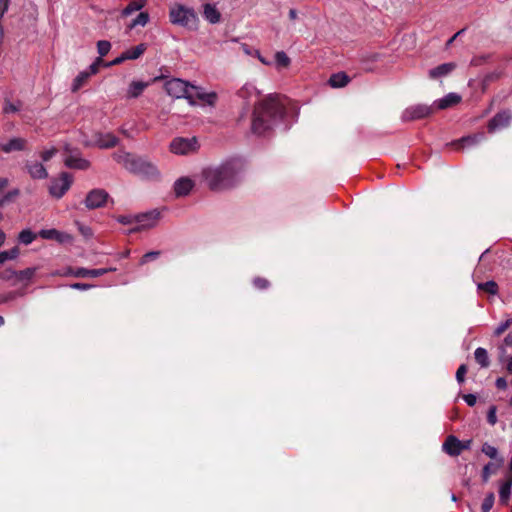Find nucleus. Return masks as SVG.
<instances>
[{
    "label": "nucleus",
    "instance_id": "f257e3e1",
    "mask_svg": "<svg viewBox=\"0 0 512 512\" xmlns=\"http://www.w3.org/2000/svg\"><path fill=\"white\" fill-rule=\"evenodd\" d=\"M238 96L246 105L256 103L251 130L254 134L264 135L282 122L286 113V99L269 95L259 101L260 91L252 83L244 84L238 91Z\"/></svg>",
    "mask_w": 512,
    "mask_h": 512
},
{
    "label": "nucleus",
    "instance_id": "f03ea898",
    "mask_svg": "<svg viewBox=\"0 0 512 512\" xmlns=\"http://www.w3.org/2000/svg\"><path fill=\"white\" fill-rule=\"evenodd\" d=\"M245 161L238 156H231L219 163L202 168L201 179L212 191H225L235 187L245 171Z\"/></svg>",
    "mask_w": 512,
    "mask_h": 512
},
{
    "label": "nucleus",
    "instance_id": "7ed1b4c3",
    "mask_svg": "<svg viewBox=\"0 0 512 512\" xmlns=\"http://www.w3.org/2000/svg\"><path fill=\"white\" fill-rule=\"evenodd\" d=\"M113 159L122 165L128 172L149 180L160 178L157 166L146 158L135 156L125 151L113 153Z\"/></svg>",
    "mask_w": 512,
    "mask_h": 512
},
{
    "label": "nucleus",
    "instance_id": "20e7f679",
    "mask_svg": "<svg viewBox=\"0 0 512 512\" xmlns=\"http://www.w3.org/2000/svg\"><path fill=\"white\" fill-rule=\"evenodd\" d=\"M169 18L172 24L188 30H196L199 18L195 10L182 4H174L169 10Z\"/></svg>",
    "mask_w": 512,
    "mask_h": 512
},
{
    "label": "nucleus",
    "instance_id": "39448f33",
    "mask_svg": "<svg viewBox=\"0 0 512 512\" xmlns=\"http://www.w3.org/2000/svg\"><path fill=\"white\" fill-rule=\"evenodd\" d=\"M165 90L168 95L174 98H185L191 105H194L191 85L179 78H173L165 83Z\"/></svg>",
    "mask_w": 512,
    "mask_h": 512
},
{
    "label": "nucleus",
    "instance_id": "423d86ee",
    "mask_svg": "<svg viewBox=\"0 0 512 512\" xmlns=\"http://www.w3.org/2000/svg\"><path fill=\"white\" fill-rule=\"evenodd\" d=\"M199 147L198 139L196 137H176L169 145L171 153L181 156L195 153L198 151Z\"/></svg>",
    "mask_w": 512,
    "mask_h": 512
},
{
    "label": "nucleus",
    "instance_id": "0eeeda50",
    "mask_svg": "<svg viewBox=\"0 0 512 512\" xmlns=\"http://www.w3.org/2000/svg\"><path fill=\"white\" fill-rule=\"evenodd\" d=\"M72 178L68 173H61L59 178L51 181L49 192L53 197L61 198L70 188Z\"/></svg>",
    "mask_w": 512,
    "mask_h": 512
},
{
    "label": "nucleus",
    "instance_id": "6e6552de",
    "mask_svg": "<svg viewBox=\"0 0 512 512\" xmlns=\"http://www.w3.org/2000/svg\"><path fill=\"white\" fill-rule=\"evenodd\" d=\"M433 111L432 106H428L425 104H416L410 107H407L402 113V119L404 121H412L421 119L429 116Z\"/></svg>",
    "mask_w": 512,
    "mask_h": 512
},
{
    "label": "nucleus",
    "instance_id": "1a4fd4ad",
    "mask_svg": "<svg viewBox=\"0 0 512 512\" xmlns=\"http://www.w3.org/2000/svg\"><path fill=\"white\" fill-rule=\"evenodd\" d=\"M108 197L109 195L105 190L93 189L87 194L84 204L88 209L100 208L106 203Z\"/></svg>",
    "mask_w": 512,
    "mask_h": 512
},
{
    "label": "nucleus",
    "instance_id": "9d476101",
    "mask_svg": "<svg viewBox=\"0 0 512 512\" xmlns=\"http://www.w3.org/2000/svg\"><path fill=\"white\" fill-rule=\"evenodd\" d=\"M512 120V114L509 111H502L497 113L488 123V131L495 133L503 128L509 126Z\"/></svg>",
    "mask_w": 512,
    "mask_h": 512
},
{
    "label": "nucleus",
    "instance_id": "9b49d317",
    "mask_svg": "<svg viewBox=\"0 0 512 512\" xmlns=\"http://www.w3.org/2000/svg\"><path fill=\"white\" fill-rule=\"evenodd\" d=\"M101 59L98 58L95 62H93L86 70L81 71L73 81L72 91H78L88 80V78L98 72L99 64Z\"/></svg>",
    "mask_w": 512,
    "mask_h": 512
},
{
    "label": "nucleus",
    "instance_id": "f8f14e48",
    "mask_svg": "<svg viewBox=\"0 0 512 512\" xmlns=\"http://www.w3.org/2000/svg\"><path fill=\"white\" fill-rule=\"evenodd\" d=\"M158 215L159 214L157 212L153 211L135 216L137 226L132 231H141L154 227L156 225Z\"/></svg>",
    "mask_w": 512,
    "mask_h": 512
},
{
    "label": "nucleus",
    "instance_id": "ddd939ff",
    "mask_svg": "<svg viewBox=\"0 0 512 512\" xmlns=\"http://www.w3.org/2000/svg\"><path fill=\"white\" fill-rule=\"evenodd\" d=\"M485 139L484 133H477L474 135H468L462 137L456 141L450 143L451 146L455 147L457 150L465 149L473 147L479 143H481Z\"/></svg>",
    "mask_w": 512,
    "mask_h": 512
},
{
    "label": "nucleus",
    "instance_id": "4468645a",
    "mask_svg": "<svg viewBox=\"0 0 512 512\" xmlns=\"http://www.w3.org/2000/svg\"><path fill=\"white\" fill-rule=\"evenodd\" d=\"M442 450L449 456H459L462 453L461 440L454 435H449L442 445Z\"/></svg>",
    "mask_w": 512,
    "mask_h": 512
},
{
    "label": "nucleus",
    "instance_id": "2eb2a0df",
    "mask_svg": "<svg viewBox=\"0 0 512 512\" xmlns=\"http://www.w3.org/2000/svg\"><path fill=\"white\" fill-rule=\"evenodd\" d=\"M27 141L21 137H13L6 142L0 143V150L4 153H11L15 151H23L26 147Z\"/></svg>",
    "mask_w": 512,
    "mask_h": 512
},
{
    "label": "nucleus",
    "instance_id": "dca6fc26",
    "mask_svg": "<svg viewBox=\"0 0 512 512\" xmlns=\"http://www.w3.org/2000/svg\"><path fill=\"white\" fill-rule=\"evenodd\" d=\"M39 236L47 240H56L59 243H68L72 241L71 235L65 232H60L56 229H42Z\"/></svg>",
    "mask_w": 512,
    "mask_h": 512
},
{
    "label": "nucleus",
    "instance_id": "f3484780",
    "mask_svg": "<svg viewBox=\"0 0 512 512\" xmlns=\"http://www.w3.org/2000/svg\"><path fill=\"white\" fill-rule=\"evenodd\" d=\"M194 181L189 177H181L174 182V192L176 196H187L194 187Z\"/></svg>",
    "mask_w": 512,
    "mask_h": 512
},
{
    "label": "nucleus",
    "instance_id": "a211bd4d",
    "mask_svg": "<svg viewBox=\"0 0 512 512\" xmlns=\"http://www.w3.org/2000/svg\"><path fill=\"white\" fill-rule=\"evenodd\" d=\"M191 93L193 94V102L200 100L208 105H213L216 101L217 95L215 92H205L202 88L191 85Z\"/></svg>",
    "mask_w": 512,
    "mask_h": 512
},
{
    "label": "nucleus",
    "instance_id": "6ab92c4d",
    "mask_svg": "<svg viewBox=\"0 0 512 512\" xmlns=\"http://www.w3.org/2000/svg\"><path fill=\"white\" fill-rule=\"evenodd\" d=\"M25 168L33 179H46L48 177V172L44 165L37 161H27L25 164Z\"/></svg>",
    "mask_w": 512,
    "mask_h": 512
},
{
    "label": "nucleus",
    "instance_id": "aec40b11",
    "mask_svg": "<svg viewBox=\"0 0 512 512\" xmlns=\"http://www.w3.org/2000/svg\"><path fill=\"white\" fill-rule=\"evenodd\" d=\"M457 65L454 62L443 63L429 70L428 75L431 79H440L451 74Z\"/></svg>",
    "mask_w": 512,
    "mask_h": 512
},
{
    "label": "nucleus",
    "instance_id": "412c9836",
    "mask_svg": "<svg viewBox=\"0 0 512 512\" xmlns=\"http://www.w3.org/2000/svg\"><path fill=\"white\" fill-rule=\"evenodd\" d=\"M118 143L117 137L113 134H100L95 140V145L102 149H107L116 146Z\"/></svg>",
    "mask_w": 512,
    "mask_h": 512
},
{
    "label": "nucleus",
    "instance_id": "4be33fe9",
    "mask_svg": "<svg viewBox=\"0 0 512 512\" xmlns=\"http://www.w3.org/2000/svg\"><path fill=\"white\" fill-rule=\"evenodd\" d=\"M461 101V97L456 93H449L443 98L437 100L434 105L437 109H446Z\"/></svg>",
    "mask_w": 512,
    "mask_h": 512
},
{
    "label": "nucleus",
    "instance_id": "5701e85b",
    "mask_svg": "<svg viewBox=\"0 0 512 512\" xmlns=\"http://www.w3.org/2000/svg\"><path fill=\"white\" fill-rule=\"evenodd\" d=\"M148 83L144 81H132L127 88V98H137L147 88Z\"/></svg>",
    "mask_w": 512,
    "mask_h": 512
},
{
    "label": "nucleus",
    "instance_id": "b1692460",
    "mask_svg": "<svg viewBox=\"0 0 512 512\" xmlns=\"http://www.w3.org/2000/svg\"><path fill=\"white\" fill-rule=\"evenodd\" d=\"M108 273L107 269H87V268H77L75 270V277L78 278H86V277H92L96 278L99 276H102L104 274Z\"/></svg>",
    "mask_w": 512,
    "mask_h": 512
},
{
    "label": "nucleus",
    "instance_id": "393cba45",
    "mask_svg": "<svg viewBox=\"0 0 512 512\" xmlns=\"http://www.w3.org/2000/svg\"><path fill=\"white\" fill-rule=\"evenodd\" d=\"M65 165L69 168L84 170L89 167V162L77 156H69L65 159Z\"/></svg>",
    "mask_w": 512,
    "mask_h": 512
},
{
    "label": "nucleus",
    "instance_id": "a878e982",
    "mask_svg": "<svg viewBox=\"0 0 512 512\" xmlns=\"http://www.w3.org/2000/svg\"><path fill=\"white\" fill-rule=\"evenodd\" d=\"M512 491V479L501 484L499 489V501L502 505H507Z\"/></svg>",
    "mask_w": 512,
    "mask_h": 512
},
{
    "label": "nucleus",
    "instance_id": "bb28decb",
    "mask_svg": "<svg viewBox=\"0 0 512 512\" xmlns=\"http://www.w3.org/2000/svg\"><path fill=\"white\" fill-rule=\"evenodd\" d=\"M203 15L205 19L211 24H216L220 21V13L215 8V6L211 4L204 5Z\"/></svg>",
    "mask_w": 512,
    "mask_h": 512
},
{
    "label": "nucleus",
    "instance_id": "cd10ccee",
    "mask_svg": "<svg viewBox=\"0 0 512 512\" xmlns=\"http://www.w3.org/2000/svg\"><path fill=\"white\" fill-rule=\"evenodd\" d=\"M348 82V76L344 73L334 74L329 79V84L334 88L344 87Z\"/></svg>",
    "mask_w": 512,
    "mask_h": 512
},
{
    "label": "nucleus",
    "instance_id": "c85d7f7f",
    "mask_svg": "<svg viewBox=\"0 0 512 512\" xmlns=\"http://www.w3.org/2000/svg\"><path fill=\"white\" fill-rule=\"evenodd\" d=\"M474 357H475L476 362L481 367L486 368L489 366V357H488V353H487L486 349H484L482 347H478L474 352Z\"/></svg>",
    "mask_w": 512,
    "mask_h": 512
},
{
    "label": "nucleus",
    "instance_id": "c756f323",
    "mask_svg": "<svg viewBox=\"0 0 512 512\" xmlns=\"http://www.w3.org/2000/svg\"><path fill=\"white\" fill-rule=\"evenodd\" d=\"M145 50V44H139L133 47L132 49L125 51L126 58H128V60H135L139 58L144 53Z\"/></svg>",
    "mask_w": 512,
    "mask_h": 512
},
{
    "label": "nucleus",
    "instance_id": "7c9ffc66",
    "mask_svg": "<svg viewBox=\"0 0 512 512\" xmlns=\"http://www.w3.org/2000/svg\"><path fill=\"white\" fill-rule=\"evenodd\" d=\"M36 238V234L30 229H24L19 233L18 240L24 245L31 244Z\"/></svg>",
    "mask_w": 512,
    "mask_h": 512
},
{
    "label": "nucleus",
    "instance_id": "2f4dec72",
    "mask_svg": "<svg viewBox=\"0 0 512 512\" xmlns=\"http://www.w3.org/2000/svg\"><path fill=\"white\" fill-rule=\"evenodd\" d=\"M275 63L278 68L288 67L290 64V58L283 51H279L275 54Z\"/></svg>",
    "mask_w": 512,
    "mask_h": 512
},
{
    "label": "nucleus",
    "instance_id": "473e14b6",
    "mask_svg": "<svg viewBox=\"0 0 512 512\" xmlns=\"http://www.w3.org/2000/svg\"><path fill=\"white\" fill-rule=\"evenodd\" d=\"M19 250L17 247H13L10 250L0 252V264L5 263L8 260L17 258Z\"/></svg>",
    "mask_w": 512,
    "mask_h": 512
},
{
    "label": "nucleus",
    "instance_id": "72a5a7b5",
    "mask_svg": "<svg viewBox=\"0 0 512 512\" xmlns=\"http://www.w3.org/2000/svg\"><path fill=\"white\" fill-rule=\"evenodd\" d=\"M494 502H495L494 493L490 492L489 494L486 495V497L481 505V512H489L492 509Z\"/></svg>",
    "mask_w": 512,
    "mask_h": 512
},
{
    "label": "nucleus",
    "instance_id": "f704fd0d",
    "mask_svg": "<svg viewBox=\"0 0 512 512\" xmlns=\"http://www.w3.org/2000/svg\"><path fill=\"white\" fill-rule=\"evenodd\" d=\"M481 451L491 459H496L498 456V450L496 447L490 445L489 443H484L482 445Z\"/></svg>",
    "mask_w": 512,
    "mask_h": 512
},
{
    "label": "nucleus",
    "instance_id": "c9c22d12",
    "mask_svg": "<svg viewBox=\"0 0 512 512\" xmlns=\"http://www.w3.org/2000/svg\"><path fill=\"white\" fill-rule=\"evenodd\" d=\"M496 466L493 463L486 464L482 469V480L483 482H488L490 476L495 472Z\"/></svg>",
    "mask_w": 512,
    "mask_h": 512
},
{
    "label": "nucleus",
    "instance_id": "e433bc0d",
    "mask_svg": "<svg viewBox=\"0 0 512 512\" xmlns=\"http://www.w3.org/2000/svg\"><path fill=\"white\" fill-rule=\"evenodd\" d=\"M478 288L494 295L497 293L498 286L494 281H487L485 283H480Z\"/></svg>",
    "mask_w": 512,
    "mask_h": 512
},
{
    "label": "nucleus",
    "instance_id": "4c0bfd02",
    "mask_svg": "<svg viewBox=\"0 0 512 512\" xmlns=\"http://www.w3.org/2000/svg\"><path fill=\"white\" fill-rule=\"evenodd\" d=\"M144 5V0H140L139 2L130 3L122 12L124 16L130 15L132 12L140 10Z\"/></svg>",
    "mask_w": 512,
    "mask_h": 512
},
{
    "label": "nucleus",
    "instance_id": "58836bf2",
    "mask_svg": "<svg viewBox=\"0 0 512 512\" xmlns=\"http://www.w3.org/2000/svg\"><path fill=\"white\" fill-rule=\"evenodd\" d=\"M149 20V16L145 12H141L138 16L133 20L131 24V28L135 26H145Z\"/></svg>",
    "mask_w": 512,
    "mask_h": 512
},
{
    "label": "nucleus",
    "instance_id": "ea45409f",
    "mask_svg": "<svg viewBox=\"0 0 512 512\" xmlns=\"http://www.w3.org/2000/svg\"><path fill=\"white\" fill-rule=\"evenodd\" d=\"M512 325V318H507L504 322L500 323L495 331H494V335L495 336H500L501 334H503L510 326Z\"/></svg>",
    "mask_w": 512,
    "mask_h": 512
},
{
    "label": "nucleus",
    "instance_id": "a19ab883",
    "mask_svg": "<svg viewBox=\"0 0 512 512\" xmlns=\"http://www.w3.org/2000/svg\"><path fill=\"white\" fill-rule=\"evenodd\" d=\"M110 49H111V44L109 41H106V40L98 41L97 50H98V53L100 54V56H105L106 54H108Z\"/></svg>",
    "mask_w": 512,
    "mask_h": 512
},
{
    "label": "nucleus",
    "instance_id": "79ce46f5",
    "mask_svg": "<svg viewBox=\"0 0 512 512\" xmlns=\"http://www.w3.org/2000/svg\"><path fill=\"white\" fill-rule=\"evenodd\" d=\"M23 294V292L11 291L6 294L0 295V304L12 301L16 299L18 296H22Z\"/></svg>",
    "mask_w": 512,
    "mask_h": 512
},
{
    "label": "nucleus",
    "instance_id": "37998d69",
    "mask_svg": "<svg viewBox=\"0 0 512 512\" xmlns=\"http://www.w3.org/2000/svg\"><path fill=\"white\" fill-rule=\"evenodd\" d=\"M20 110V103H12L9 100H6L4 103L3 111L4 113H16Z\"/></svg>",
    "mask_w": 512,
    "mask_h": 512
},
{
    "label": "nucleus",
    "instance_id": "c03bdc74",
    "mask_svg": "<svg viewBox=\"0 0 512 512\" xmlns=\"http://www.w3.org/2000/svg\"><path fill=\"white\" fill-rule=\"evenodd\" d=\"M160 252L159 251H151L146 254H144L140 260V264L144 265L148 263L149 261L155 260L159 257Z\"/></svg>",
    "mask_w": 512,
    "mask_h": 512
},
{
    "label": "nucleus",
    "instance_id": "a18cd8bd",
    "mask_svg": "<svg viewBox=\"0 0 512 512\" xmlns=\"http://www.w3.org/2000/svg\"><path fill=\"white\" fill-rule=\"evenodd\" d=\"M75 270L76 269H73L71 267H67L65 269H62V270H56L54 272L51 273L52 276H62V277H67V276H74L75 277Z\"/></svg>",
    "mask_w": 512,
    "mask_h": 512
},
{
    "label": "nucleus",
    "instance_id": "49530a36",
    "mask_svg": "<svg viewBox=\"0 0 512 512\" xmlns=\"http://www.w3.org/2000/svg\"><path fill=\"white\" fill-rule=\"evenodd\" d=\"M35 274V268H27L25 270L20 271L17 274V277L20 280H30Z\"/></svg>",
    "mask_w": 512,
    "mask_h": 512
},
{
    "label": "nucleus",
    "instance_id": "de8ad7c7",
    "mask_svg": "<svg viewBox=\"0 0 512 512\" xmlns=\"http://www.w3.org/2000/svg\"><path fill=\"white\" fill-rule=\"evenodd\" d=\"M497 409L496 406H491L487 413V421L490 425H495L497 423Z\"/></svg>",
    "mask_w": 512,
    "mask_h": 512
},
{
    "label": "nucleus",
    "instance_id": "09e8293b",
    "mask_svg": "<svg viewBox=\"0 0 512 512\" xmlns=\"http://www.w3.org/2000/svg\"><path fill=\"white\" fill-rule=\"evenodd\" d=\"M77 226H78L79 232L81 233V235L83 237L88 239L93 236V231L89 226L81 224V223H77Z\"/></svg>",
    "mask_w": 512,
    "mask_h": 512
},
{
    "label": "nucleus",
    "instance_id": "8fccbe9b",
    "mask_svg": "<svg viewBox=\"0 0 512 512\" xmlns=\"http://www.w3.org/2000/svg\"><path fill=\"white\" fill-rule=\"evenodd\" d=\"M253 284L257 289L262 290L268 287L269 282L264 278L257 277L253 280Z\"/></svg>",
    "mask_w": 512,
    "mask_h": 512
},
{
    "label": "nucleus",
    "instance_id": "3c124183",
    "mask_svg": "<svg viewBox=\"0 0 512 512\" xmlns=\"http://www.w3.org/2000/svg\"><path fill=\"white\" fill-rule=\"evenodd\" d=\"M466 373H467V367L464 364L460 365V367L457 369V372H456V379L459 383H462L464 381V377H465Z\"/></svg>",
    "mask_w": 512,
    "mask_h": 512
},
{
    "label": "nucleus",
    "instance_id": "603ef678",
    "mask_svg": "<svg viewBox=\"0 0 512 512\" xmlns=\"http://www.w3.org/2000/svg\"><path fill=\"white\" fill-rule=\"evenodd\" d=\"M56 154V149L55 148H51V149H47V150H44L42 153H41V158L44 162H47L49 161L54 155Z\"/></svg>",
    "mask_w": 512,
    "mask_h": 512
},
{
    "label": "nucleus",
    "instance_id": "864d4df0",
    "mask_svg": "<svg viewBox=\"0 0 512 512\" xmlns=\"http://www.w3.org/2000/svg\"><path fill=\"white\" fill-rule=\"evenodd\" d=\"M117 221L121 224L128 225V224H132L135 222V217L128 216V215H122V216L117 217Z\"/></svg>",
    "mask_w": 512,
    "mask_h": 512
},
{
    "label": "nucleus",
    "instance_id": "5fc2aeb1",
    "mask_svg": "<svg viewBox=\"0 0 512 512\" xmlns=\"http://www.w3.org/2000/svg\"><path fill=\"white\" fill-rule=\"evenodd\" d=\"M18 195V190H14L3 196L0 200V206H4L7 202H9L14 196Z\"/></svg>",
    "mask_w": 512,
    "mask_h": 512
},
{
    "label": "nucleus",
    "instance_id": "6e6d98bb",
    "mask_svg": "<svg viewBox=\"0 0 512 512\" xmlns=\"http://www.w3.org/2000/svg\"><path fill=\"white\" fill-rule=\"evenodd\" d=\"M92 287H93V285L86 284V283H73L70 285V288L76 289V290H82V291L89 290Z\"/></svg>",
    "mask_w": 512,
    "mask_h": 512
},
{
    "label": "nucleus",
    "instance_id": "4d7b16f0",
    "mask_svg": "<svg viewBox=\"0 0 512 512\" xmlns=\"http://www.w3.org/2000/svg\"><path fill=\"white\" fill-rule=\"evenodd\" d=\"M463 399L469 406H474L477 401V397L474 394H466L463 396Z\"/></svg>",
    "mask_w": 512,
    "mask_h": 512
},
{
    "label": "nucleus",
    "instance_id": "13d9d810",
    "mask_svg": "<svg viewBox=\"0 0 512 512\" xmlns=\"http://www.w3.org/2000/svg\"><path fill=\"white\" fill-rule=\"evenodd\" d=\"M495 385L498 389L504 390L507 388V381L504 378L499 377L497 378Z\"/></svg>",
    "mask_w": 512,
    "mask_h": 512
},
{
    "label": "nucleus",
    "instance_id": "bf43d9fd",
    "mask_svg": "<svg viewBox=\"0 0 512 512\" xmlns=\"http://www.w3.org/2000/svg\"><path fill=\"white\" fill-rule=\"evenodd\" d=\"M124 60H128V58H126L125 52L122 53L121 56H119L116 59H114L110 64L111 65H118V64L122 63Z\"/></svg>",
    "mask_w": 512,
    "mask_h": 512
},
{
    "label": "nucleus",
    "instance_id": "052dcab7",
    "mask_svg": "<svg viewBox=\"0 0 512 512\" xmlns=\"http://www.w3.org/2000/svg\"><path fill=\"white\" fill-rule=\"evenodd\" d=\"M255 56L263 63L264 65H270L271 62L266 60V58L262 57L258 50H254Z\"/></svg>",
    "mask_w": 512,
    "mask_h": 512
},
{
    "label": "nucleus",
    "instance_id": "680f3d73",
    "mask_svg": "<svg viewBox=\"0 0 512 512\" xmlns=\"http://www.w3.org/2000/svg\"><path fill=\"white\" fill-rule=\"evenodd\" d=\"M471 445H472V440L471 439L461 441L462 451L470 449Z\"/></svg>",
    "mask_w": 512,
    "mask_h": 512
},
{
    "label": "nucleus",
    "instance_id": "e2e57ef3",
    "mask_svg": "<svg viewBox=\"0 0 512 512\" xmlns=\"http://www.w3.org/2000/svg\"><path fill=\"white\" fill-rule=\"evenodd\" d=\"M242 50L247 55L255 56L254 50H252L248 45L242 44Z\"/></svg>",
    "mask_w": 512,
    "mask_h": 512
},
{
    "label": "nucleus",
    "instance_id": "0e129e2a",
    "mask_svg": "<svg viewBox=\"0 0 512 512\" xmlns=\"http://www.w3.org/2000/svg\"><path fill=\"white\" fill-rule=\"evenodd\" d=\"M504 342L507 346L512 347V331L505 337Z\"/></svg>",
    "mask_w": 512,
    "mask_h": 512
},
{
    "label": "nucleus",
    "instance_id": "69168bd1",
    "mask_svg": "<svg viewBox=\"0 0 512 512\" xmlns=\"http://www.w3.org/2000/svg\"><path fill=\"white\" fill-rule=\"evenodd\" d=\"M7 185H8V179L0 177V191H2Z\"/></svg>",
    "mask_w": 512,
    "mask_h": 512
},
{
    "label": "nucleus",
    "instance_id": "338daca9",
    "mask_svg": "<svg viewBox=\"0 0 512 512\" xmlns=\"http://www.w3.org/2000/svg\"><path fill=\"white\" fill-rule=\"evenodd\" d=\"M506 369L508 370V372L512 373V356L509 357L507 360Z\"/></svg>",
    "mask_w": 512,
    "mask_h": 512
},
{
    "label": "nucleus",
    "instance_id": "774afa93",
    "mask_svg": "<svg viewBox=\"0 0 512 512\" xmlns=\"http://www.w3.org/2000/svg\"><path fill=\"white\" fill-rule=\"evenodd\" d=\"M289 17H290V19H291V20L296 19V17H297V12H296V10H295V9H290V11H289Z\"/></svg>",
    "mask_w": 512,
    "mask_h": 512
}]
</instances>
